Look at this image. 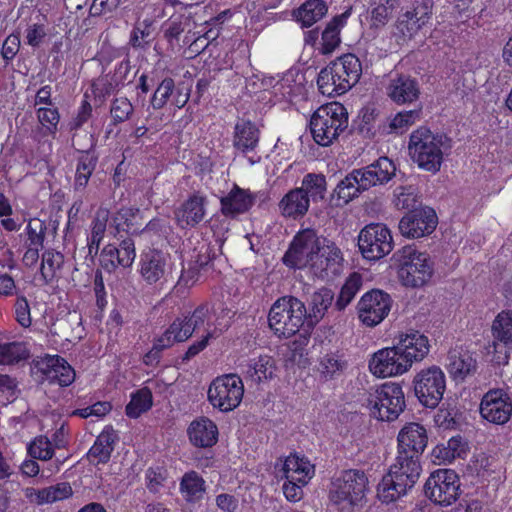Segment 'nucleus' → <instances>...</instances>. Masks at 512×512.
I'll return each instance as SVG.
<instances>
[{"label":"nucleus","instance_id":"1","mask_svg":"<svg viewBox=\"0 0 512 512\" xmlns=\"http://www.w3.org/2000/svg\"><path fill=\"white\" fill-rule=\"evenodd\" d=\"M422 473L421 457L397 451L394 462L377 487V496L383 503H391L406 495Z\"/></svg>","mask_w":512,"mask_h":512},{"label":"nucleus","instance_id":"2","mask_svg":"<svg viewBox=\"0 0 512 512\" xmlns=\"http://www.w3.org/2000/svg\"><path fill=\"white\" fill-rule=\"evenodd\" d=\"M448 138L433 133L426 127H419L410 135L408 150L413 162L422 170L436 173L440 170L444 150L448 149Z\"/></svg>","mask_w":512,"mask_h":512},{"label":"nucleus","instance_id":"3","mask_svg":"<svg viewBox=\"0 0 512 512\" xmlns=\"http://www.w3.org/2000/svg\"><path fill=\"white\" fill-rule=\"evenodd\" d=\"M392 259L397 266L398 278L405 287H423L433 276L434 263L429 254L418 251L414 246L402 247Z\"/></svg>","mask_w":512,"mask_h":512},{"label":"nucleus","instance_id":"4","mask_svg":"<svg viewBox=\"0 0 512 512\" xmlns=\"http://www.w3.org/2000/svg\"><path fill=\"white\" fill-rule=\"evenodd\" d=\"M368 484L364 471L345 470L331 482L329 499L340 512H353L363 501Z\"/></svg>","mask_w":512,"mask_h":512},{"label":"nucleus","instance_id":"5","mask_svg":"<svg viewBox=\"0 0 512 512\" xmlns=\"http://www.w3.org/2000/svg\"><path fill=\"white\" fill-rule=\"evenodd\" d=\"M347 127V110L338 102L319 107L310 120V130L314 141L324 147L331 145Z\"/></svg>","mask_w":512,"mask_h":512},{"label":"nucleus","instance_id":"6","mask_svg":"<svg viewBox=\"0 0 512 512\" xmlns=\"http://www.w3.org/2000/svg\"><path fill=\"white\" fill-rule=\"evenodd\" d=\"M306 306L298 298L285 296L275 301L269 311L268 323L278 337L289 338L306 324Z\"/></svg>","mask_w":512,"mask_h":512},{"label":"nucleus","instance_id":"7","mask_svg":"<svg viewBox=\"0 0 512 512\" xmlns=\"http://www.w3.org/2000/svg\"><path fill=\"white\" fill-rule=\"evenodd\" d=\"M367 407L371 415L381 421H394L406 407L401 385L385 383L369 394Z\"/></svg>","mask_w":512,"mask_h":512},{"label":"nucleus","instance_id":"8","mask_svg":"<svg viewBox=\"0 0 512 512\" xmlns=\"http://www.w3.org/2000/svg\"><path fill=\"white\" fill-rule=\"evenodd\" d=\"M321 239L322 237L317 236L312 229L299 232L283 257L284 264L296 269L310 266L314 271V264L318 261Z\"/></svg>","mask_w":512,"mask_h":512},{"label":"nucleus","instance_id":"9","mask_svg":"<svg viewBox=\"0 0 512 512\" xmlns=\"http://www.w3.org/2000/svg\"><path fill=\"white\" fill-rule=\"evenodd\" d=\"M414 393L419 402L427 408H435L443 398L446 377L438 366L420 370L413 378Z\"/></svg>","mask_w":512,"mask_h":512},{"label":"nucleus","instance_id":"10","mask_svg":"<svg viewBox=\"0 0 512 512\" xmlns=\"http://www.w3.org/2000/svg\"><path fill=\"white\" fill-rule=\"evenodd\" d=\"M244 394L242 379L236 374L217 377L210 384L208 399L214 408L229 412L239 406Z\"/></svg>","mask_w":512,"mask_h":512},{"label":"nucleus","instance_id":"11","mask_svg":"<svg viewBox=\"0 0 512 512\" xmlns=\"http://www.w3.org/2000/svg\"><path fill=\"white\" fill-rule=\"evenodd\" d=\"M358 247L364 258L378 260L393 249L390 230L382 223L366 225L358 235Z\"/></svg>","mask_w":512,"mask_h":512},{"label":"nucleus","instance_id":"12","mask_svg":"<svg viewBox=\"0 0 512 512\" xmlns=\"http://www.w3.org/2000/svg\"><path fill=\"white\" fill-rule=\"evenodd\" d=\"M459 491V477L451 469L434 471L425 483L426 496L441 506H449L454 503L459 496Z\"/></svg>","mask_w":512,"mask_h":512},{"label":"nucleus","instance_id":"13","mask_svg":"<svg viewBox=\"0 0 512 512\" xmlns=\"http://www.w3.org/2000/svg\"><path fill=\"white\" fill-rule=\"evenodd\" d=\"M139 273L148 285H164L172 273L170 256L157 249H148L140 255Z\"/></svg>","mask_w":512,"mask_h":512},{"label":"nucleus","instance_id":"14","mask_svg":"<svg viewBox=\"0 0 512 512\" xmlns=\"http://www.w3.org/2000/svg\"><path fill=\"white\" fill-rule=\"evenodd\" d=\"M392 306L390 295L382 290L366 292L357 305L360 320L369 327L381 323L389 314Z\"/></svg>","mask_w":512,"mask_h":512},{"label":"nucleus","instance_id":"15","mask_svg":"<svg viewBox=\"0 0 512 512\" xmlns=\"http://www.w3.org/2000/svg\"><path fill=\"white\" fill-rule=\"evenodd\" d=\"M405 357L397 345L380 349L372 355L369 370L380 378L402 375L411 368Z\"/></svg>","mask_w":512,"mask_h":512},{"label":"nucleus","instance_id":"16","mask_svg":"<svg viewBox=\"0 0 512 512\" xmlns=\"http://www.w3.org/2000/svg\"><path fill=\"white\" fill-rule=\"evenodd\" d=\"M210 324V307L208 304L198 306L190 316L176 318L166 329L175 342H184L195 331L212 330Z\"/></svg>","mask_w":512,"mask_h":512},{"label":"nucleus","instance_id":"17","mask_svg":"<svg viewBox=\"0 0 512 512\" xmlns=\"http://www.w3.org/2000/svg\"><path fill=\"white\" fill-rule=\"evenodd\" d=\"M479 410L486 421L503 425L512 415V400L505 390L490 389L483 395Z\"/></svg>","mask_w":512,"mask_h":512},{"label":"nucleus","instance_id":"18","mask_svg":"<svg viewBox=\"0 0 512 512\" xmlns=\"http://www.w3.org/2000/svg\"><path fill=\"white\" fill-rule=\"evenodd\" d=\"M437 222V215L432 208L420 207L402 217L399 230L407 238H421L431 234Z\"/></svg>","mask_w":512,"mask_h":512},{"label":"nucleus","instance_id":"19","mask_svg":"<svg viewBox=\"0 0 512 512\" xmlns=\"http://www.w3.org/2000/svg\"><path fill=\"white\" fill-rule=\"evenodd\" d=\"M208 197L201 192L190 194L174 210L176 224L181 229L197 227L207 215Z\"/></svg>","mask_w":512,"mask_h":512},{"label":"nucleus","instance_id":"20","mask_svg":"<svg viewBox=\"0 0 512 512\" xmlns=\"http://www.w3.org/2000/svg\"><path fill=\"white\" fill-rule=\"evenodd\" d=\"M36 368L42 375V381H48L50 384L66 387L75 380L74 369L58 355H47L41 358L37 361Z\"/></svg>","mask_w":512,"mask_h":512},{"label":"nucleus","instance_id":"21","mask_svg":"<svg viewBox=\"0 0 512 512\" xmlns=\"http://www.w3.org/2000/svg\"><path fill=\"white\" fill-rule=\"evenodd\" d=\"M320 242L314 274L319 278L328 279L340 273L344 258L340 248L333 241L322 237Z\"/></svg>","mask_w":512,"mask_h":512},{"label":"nucleus","instance_id":"22","mask_svg":"<svg viewBox=\"0 0 512 512\" xmlns=\"http://www.w3.org/2000/svg\"><path fill=\"white\" fill-rule=\"evenodd\" d=\"M256 200L255 194L248 189H243L237 184L223 197L220 198V212L226 218L235 219L239 215L247 213Z\"/></svg>","mask_w":512,"mask_h":512},{"label":"nucleus","instance_id":"23","mask_svg":"<svg viewBox=\"0 0 512 512\" xmlns=\"http://www.w3.org/2000/svg\"><path fill=\"white\" fill-rule=\"evenodd\" d=\"M359 172L360 186L368 190L376 185H383L395 175L396 167L387 157H380L377 161L363 168L356 169Z\"/></svg>","mask_w":512,"mask_h":512},{"label":"nucleus","instance_id":"24","mask_svg":"<svg viewBox=\"0 0 512 512\" xmlns=\"http://www.w3.org/2000/svg\"><path fill=\"white\" fill-rule=\"evenodd\" d=\"M397 451L421 457L428 443L426 429L419 423H408L397 437Z\"/></svg>","mask_w":512,"mask_h":512},{"label":"nucleus","instance_id":"25","mask_svg":"<svg viewBox=\"0 0 512 512\" xmlns=\"http://www.w3.org/2000/svg\"><path fill=\"white\" fill-rule=\"evenodd\" d=\"M389 98L398 105L411 104L418 100L420 87L409 75H397L390 79L386 88Z\"/></svg>","mask_w":512,"mask_h":512},{"label":"nucleus","instance_id":"26","mask_svg":"<svg viewBox=\"0 0 512 512\" xmlns=\"http://www.w3.org/2000/svg\"><path fill=\"white\" fill-rule=\"evenodd\" d=\"M396 345L411 366L423 360L430 350L428 338L418 331L400 335Z\"/></svg>","mask_w":512,"mask_h":512},{"label":"nucleus","instance_id":"27","mask_svg":"<svg viewBox=\"0 0 512 512\" xmlns=\"http://www.w3.org/2000/svg\"><path fill=\"white\" fill-rule=\"evenodd\" d=\"M430 17V7L426 3H420L399 17L397 29L404 37L411 38L427 24Z\"/></svg>","mask_w":512,"mask_h":512},{"label":"nucleus","instance_id":"28","mask_svg":"<svg viewBox=\"0 0 512 512\" xmlns=\"http://www.w3.org/2000/svg\"><path fill=\"white\" fill-rule=\"evenodd\" d=\"M309 207V196L299 188L288 191L278 203L280 214L294 220L302 218L308 212Z\"/></svg>","mask_w":512,"mask_h":512},{"label":"nucleus","instance_id":"29","mask_svg":"<svg viewBox=\"0 0 512 512\" xmlns=\"http://www.w3.org/2000/svg\"><path fill=\"white\" fill-rule=\"evenodd\" d=\"M334 293L329 288H320L315 291L308 302V310L306 309V326L312 329L324 317L328 308L332 305Z\"/></svg>","mask_w":512,"mask_h":512},{"label":"nucleus","instance_id":"30","mask_svg":"<svg viewBox=\"0 0 512 512\" xmlns=\"http://www.w3.org/2000/svg\"><path fill=\"white\" fill-rule=\"evenodd\" d=\"M188 435L191 443L197 447H211L218 440V428L208 418L194 420L189 428Z\"/></svg>","mask_w":512,"mask_h":512},{"label":"nucleus","instance_id":"31","mask_svg":"<svg viewBox=\"0 0 512 512\" xmlns=\"http://www.w3.org/2000/svg\"><path fill=\"white\" fill-rule=\"evenodd\" d=\"M330 65L334 69L335 76L341 77L350 90L360 79L362 65L354 54H345L332 61Z\"/></svg>","mask_w":512,"mask_h":512},{"label":"nucleus","instance_id":"32","mask_svg":"<svg viewBox=\"0 0 512 512\" xmlns=\"http://www.w3.org/2000/svg\"><path fill=\"white\" fill-rule=\"evenodd\" d=\"M281 470L286 480L302 484H307L315 472L310 461L296 454H291L285 459Z\"/></svg>","mask_w":512,"mask_h":512},{"label":"nucleus","instance_id":"33","mask_svg":"<svg viewBox=\"0 0 512 512\" xmlns=\"http://www.w3.org/2000/svg\"><path fill=\"white\" fill-rule=\"evenodd\" d=\"M117 435L112 428L104 429L96 438L93 446L87 453L88 459L96 464H105L114 450Z\"/></svg>","mask_w":512,"mask_h":512},{"label":"nucleus","instance_id":"34","mask_svg":"<svg viewBox=\"0 0 512 512\" xmlns=\"http://www.w3.org/2000/svg\"><path fill=\"white\" fill-rule=\"evenodd\" d=\"M446 368L455 381H461L475 371L476 361L468 352L452 350L448 354Z\"/></svg>","mask_w":512,"mask_h":512},{"label":"nucleus","instance_id":"35","mask_svg":"<svg viewBox=\"0 0 512 512\" xmlns=\"http://www.w3.org/2000/svg\"><path fill=\"white\" fill-rule=\"evenodd\" d=\"M259 142V130L251 121H241L235 125L233 147L247 153L253 151Z\"/></svg>","mask_w":512,"mask_h":512},{"label":"nucleus","instance_id":"36","mask_svg":"<svg viewBox=\"0 0 512 512\" xmlns=\"http://www.w3.org/2000/svg\"><path fill=\"white\" fill-rule=\"evenodd\" d=\"M110 218V212L107 208L100 207L91 222V232L87 238L88 254L94 257L98 254L100 243L102 242L107 223Z\"/></svg>","mask_w":512,"mask_h":512},{"label":"nucleus","instance_id":"37","mask_svg":"<svg viewBox=\"0 0 512 512\" xmlns=\"http://www.w3.org/2000/svg\"><path fill=\"white\" fill-rule=\"evenodd\" d=\"M275 361L269 355H260L250 359L246 365L245 377L252 382L260 383L271 379L275 371Z\"/></svg>","mask_w":512,"mask_h":512},{"label":"nucleus","instance_id":"38","mask_svg":"<svg viewBox=\"0 0 512 512\" xmlns=\"http://www.w3.org/2000/svg\"><path fill=\"white\" fill-rule=\"evenodd\" d=\"M179 490L187 502L195 503L203 498L206 483L196 471H188L181 478Z\"/></svg>","mask_w":512,"mask_h":512},{"label":"nucleus","instance_id":"39","mask_svg":"<svg viewBox=\"0 0 512 512\" xmlns=\"http://www.w3.org/2000/svg\"><path fill=\"white\" fill-rule=\"evenodd\" d=\"M327 10L323 0H306L293 15L303 27H311L326 15Z\"/></svg>","mask_w":512,"mask_h":512},{"label":"nucleus","instance_id":"40","mask_svg":"<svg viewBox=\"0 0 512 512\" xmlns=\"http://www.w3.org/2000/svg\"><path fill=\"white\" fill-rule=\"evenodd\" d=\"M317 85L319 91L329 97L342 95L348 91L346 83L341 80V77L335 76L330 64L318 74Z\"/></svg>","mask_w":512,"mask_h":512},{"label":"nucleus","instance_id":"41","mask_svg":"<svg viewBox=\"0 0 512 512\" xmlns=\"http://www.w3.org/2000/svg\"><path fill=\"white\" fill-rule=\"evenodd\" d=\"M358 174L359 172L354 169L352 172L347 174L334 189V195H336L339 200H342L344 204L349 203L364 191L360 186Z\"/></svg>","mask_w":512,"mask_h":512},{"label":"nucleus","instance_id":"42","mask_svg":"<svg viewBox=\"0 0 512 512\" xmlns=\"http://www.w3.org/2000/svg\"><path fill=\"white\" fill-rule=\"evenodd\" d=\"M343 16L334 17L322 32L320 52L331 54L340 44V29L343 26Z\"/></svg>","mask_w":512,"mask_h":512},{"label":"nucleus","instance_id":"43","mask_svg":"<svg viewBox=\"0 0 512 512\" xmlns=\"http://www.w3.org/2000/svg\"><path fill=\"white\" fill-rule=\"evenodd\" d=\"M298 188L307 193L309 201L323 200L327 189L326 177L321 173H308Z\"/></svg>","mask_w":512,"mask_h":512},{"label":"nucleus","instance_id":"44","mask_svg":"<svg viewBox=\"0 0 512 512\" xmlns=\"http://www.w3.org/2000/svg\"><path fill=\"white\" fill-rule=\"evenodd\" d=\"M347 368V361L337 353L323 355L318 364V371L325 379H333L341 375Z\"/></svg>","mask_w":512,"mask_h":512},{"label":"nucleus","instance_id":"45","mask_svg":"<svg viewBox=\"0 0 512 512\" xmlns=\"http://www.w3.org/2000/svg\"><path fill=\"white\" fill-rule=\"evenodd\" d=\"M97 165V157L91 153L83 154L77 163L74 188L75 190H83L95 170Z\"/></svg>","mask_w":512,"mask_h":512},{"label":"nucleus","instance_id":"46","mask_svg":"<svg viewBox=\"0 0 512 512\" xmlns=\"http://www.w3.org/2000/svg\"><path fill=\"white\" fill-rule=\"evenodd\" d=\"M152 403V393L147 387H144L132 395L125 408L126 415L130 418H138L151 408Z\"/></svg>","mask_w":512,"mask_h":512},{"label":"nucleus","instance_id":"47","mask_svg":"<svg viewBox=\"0 0 512 512\" xmlns=\"http://www.w3.org/2000/svg\"><path fill=\"white\" fill-rule=\"evenodd\" d=\"M492 333L505 345L512 344V310L500 312L493 321Z\"/></svg>","mask_w":512,"mask_h":512},{"label":"nucleus","instance_id":"48","mask_svg":"<svg viewBox=\"0 0 512 512\" xmlns=\"http://www.w3.org/2000/svg\"><path fill=\"white\" fill-rule=\"evenodd\" d=\"M361 286V276L357 273L350 275L340 290V293L335 302V308L338 311L344 310L354 299Z\"/></svg>","mask_w":512,"mask_h":512},{"label":"nucleus","instance_id":"49","mask_svg":"<svg viewBox=\"0 0 512 512\" xmlns=\"http://www.w3.org/2000/svg\"><path fill=\"white\" fill-rule=\"evenodd\" d=\"M422 115V108L401 111L397 113L389 122V132L395 134H403L412 125L420 121Z\"/></svg>","mask_w":512,"mask_h":512},{"label":"nucleus","instance_id":"50","mask_svg":"<svg viewBox=\"0 0 512 512\" xmlns=\"http://www.w3.org/2000/svg\"><path fill=\"white\" fill-rule=\"evenodd\" d=\"M105 253H114L116 255V261L119 266L124 268L130 267L135 260V244L130 238L124 239L119 248L113 245H107L104 247Z\"/></svg>","mask_w":512,"mask_h":512},{"label":"nucleus","instance_id":"51","mask_svg":"<svg viewBox=\"0 0 512 512\" xmlns=\"http://www.w3.org/2000/svg\"><path fill=\"white\" fill-rule=\"evenodd\" d=\"M72 495V488L69 483L61 482L53 486L43 488L37 492L39 504L53 503L66 499Z\"/></svg>","mask_w":512,"mask_h":512},{"label":"nucleus","instance_id":"52","mask_svg":"<svg viewBox=\"0 0 512 512\" xmlns=\"http://www.w3.org/2000/svg\"><path fill=\"white\" fill-rule=\"evenodd\" d=\"M139 215V209L133 207H122L112 217L113 225L117 231L125 229L131 234L140 233L138 228H134L135 220Z\"/></svg>","mask_w":512,"mask_h":512},{"label":"nucleus","instance_id":"53","mask_svg":"<svg viewBox=\"0 0 512 512\" xmlns=\"http://www.w3.org/2000/svg\"><path fill=\"white\" fill-rule=\"evenodd\" d=\"M191 24V17L184 14L172 15L164 24V36L169 41L177 40Z\"/></svg>","mask_w":512,"mask_h":512},{"label":"nucleus","instance_id":"54","mask_svg":"<svg viewBox=\"0 0 512 512\" xmlns=\"http://www.w3.org/2000/svg\"><path fill=\"white\" fill-rule=\"evenodd\" d=\"M27 350L20 342L0 344V364H13L27 358Z\"/></svg>","mask_w":512,"mask_h":512},{"label":"nucleus","instance_id":"55","mask_svg":"<svg viewBox=\"0 0 512 512\" xmlns=\"http://www.w3.org/2000/svg\"><path fill=\"white\" fill-rule=\"evenodd\" d=\"M63 256L53 250H46L42 254V263L40 273L45 283H48L55 275L57 269L61 267Z\"/></svg>","mask_w":512,"mask_h":512},{"label":"nucleus","instance_id":"56","mask_svg":"<svg viewBox=\"0 0 512 512\" xmlns=\"http://www.w3.org/2000/svg\"><path fill=\"white\" fill-rule=\"evenodd\" d=\"M175 89L174 80L170 77L164 78L153 93L150 104L155 110L162 109Z\"/></svg>","mask_w":512,"mask_h":512},{"label":"nucleus","instance_id":"57","mask_svg":"<svg viewBox=\"0 0 512 512\" xmlns=\"http://www.w3.org/2000/svg\"><path fill=\"white\" fill-rule=\"evenodd\" d=\"M393 203L397 209L401 210H414L417 208V195L415 189L412 186L408 187H397L394 191Z\"/></svg>","mask_w":512,"mask_h":512},{"label":"nucleus","instance_id":"58","mask_svg":"<svg viewBox=\"0 0 512 512\" xmlns=\"http://www.w3.org/2000/svg\"><path fill=\"white\" fill-rule=\"evenodd\" d=\"M46 229V225L41 220H30L26 226V246L43 248Z\"/></svg>","mask_w":512,"mask_h":512},{"label":"nucleus","instance_id":"59","mask_svg":"<svg viewBox=\"0 0 512 512\" xmlns=\"http://www.w3.org/2000/svg\"><path fill=\"white\" fill-rule=\"evenodd\" d=\"M228 325H229V322L227 321L224 324H222V323L215 324L214 330H208L207 329V333L199 341H196V342L192 343L188 347L186 353L182 357V360L184 362H187L190 359H192L195 356H197L201 351H203L207 347V345L209 343V340L211 338L216 337V331L219 330L220 332H222L223 329L228 327Z\"/></svg>","mask_w":512,"mask_h":512},{"label":"nucleus","instance_id":"60","mask_svg":"<svg viewBox=\"0 0 512 512\" xmlns=\"http://www.w3.org/2000/svg\"><path fill=\"white\" fill-rule=\"evenodd\" d=\"M37 119L47 132L54 134L60 120V114L56 107H39L36 110Z\"/></svg>","mask_w":512,"mask_h":512},{"label":"nucleus","instance_id":"61","mask_svg":"<svg viewBox=\"0 0 512 512\" xmlns=\"http://www.w3.org/2000/svg\"><path fill=\"white\" fill-rule=\"evenodd\" d=\"M134 107L131 102L124 97L116 98L111 104V117L113 119V123L119 124L130 119L133 114Z\"/></svg>","mask_w":512,"mask_h":512},{"label":"nucleus","instance_id":"62","mask_svg":"<svg viewBox=\"0 0 512 512\" xmlns=\"http://www.w3.org/2000/svg\"><path fill=\"white\" fill-rule=\"evenodd\" d=\"M29 454L36 459L48 460L53 456V446L45 436H39L28 447Z\"/></svg>","mask_w":512,"mask_h":512},{"label":"nucleus","instance_id":"63","mask_svg":"<svg viewBox=\"0 0 512 512\" xmlns=\"http://www.w3.org/2000/svg\"><path fill=\"white\" fill-rule=\"evenodd\" d=\"M13 308L16 322L23 328H29L32 318L27 298L23 295L17 296Z\"/></svg>","mask_w":512,"mask_h":512},{"label":"nucleus","instance_id":"64","mask_svg":"<svg viewBox=\"0 0 512 512\" xmlns=\"http://www.w3.org/2000/svg\"><path fill=\"white\" fill-rule=\"evenodd\" d=\"M462 452H464V446L462 444L461 437H452L448 442L446 447H437L433 454L436 457H442L443 460H451L456 457L461 456Z\"/></svg>","mask_w":512,"mask_h":512}]
</instances>
